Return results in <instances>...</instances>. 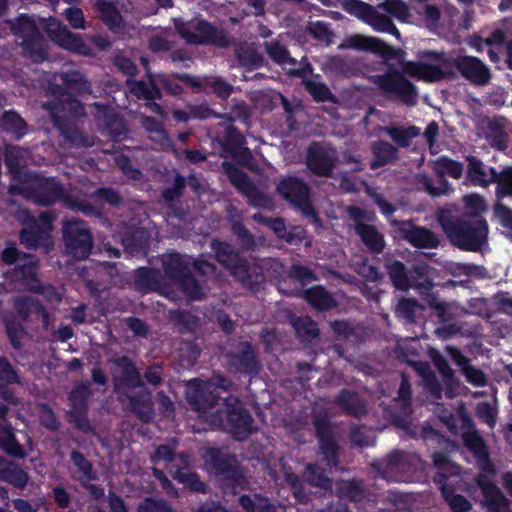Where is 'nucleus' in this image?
Masks as SVG:
<instances>
[{
	"label": "nucleus",
	"mask_w": 512,
	"mask_h": 512,
	"mask_svg": "<svg viewBox=\"0 0 512 512\" xmlns=\"http://www.w3.org/2000/svg\"><path fill=\"white\" fill-rule=\"evenodd\" d=\"M169 32L161 30L155 33L149 41V48L153 52H166L172 48V42L169 40Z\"/></svg>",
	"instance_id": "nucleus-53"
},
{
	"label": "nucleus",
	"mask_w": 512,
	"mask_h": 512,
	"mask_svg": "<svg viewBox=\"0 0 512 512\" xmlns=\"http://www.w3.org/2000/svg\"><path fill=\"white\" fill-rule=\"evenodd\" d=\"M483 493V503L489 512H512L508 501L498 487L483 479L478 480Z\"/></svg>",
	"instance_id": "nucleus-24"
},
{
	"label": "nucleus",
	"mask_w": 512,
	"mask_h": 512,
	"mask_svg": "<svg viewBox=\"0 0 512 512\" xmlns=\"http://www.w3.org/2000/svg\"><path fill=\"white\" fill-rule=\"evenodd\" d=\"M405 240L417 248H436L439 244L437 236L423 227H416L410 222H402L399 227Z\"/></svg>",
	"instance_id": "nucleus-22"
},
{
	"label": "nucleus",
	"mask_w": 512,
	"mask_h": 512,
	"mask_svg": "<svg viewBox=\"0 0 512 512\" xmlns=\"http://www.w3.org/2000/svg\"><path fill=\"white\" fill-rule=\"evenodd\" d=\"M349 215L354 219L356 224V230L362 241L374 252H381L384 247V240L382 235L376 231L373 226L363 224V219H369L365 216L364 212L357 207H350L348 209Z\"/></svg>",
	"instance_id": "nucleus-18"
},
{
	"label": "nucleus",
	"mask_w": 512,
	"mask_h": 512,
	"mask_svg": "<svg viewBox=\"0 0 512 512\" xmlns=\"http://www.w3.org/2000/svg\"><path fill=\"white\" fill-rule=\"evenodd\" d=\"M39 27H43L49 38L58 46L78 54H88L87 45L78 35L69 31L61 21L52 17L37 21L34 17L21 15L11 25V29L22 40L20 44L24 52L33 61L41 62L46 58L45 41L38 31Z\"/></svg>",
	"instance_id": "nucleus-2"
},
{
	"label": "nucleus",
	"mask_w": 512,
	"mask_h": 512,
	"mask_svg": "<svg viewBox=\"0 0 512 512\" xmlns=\"http://www.w3.org/2000/svg\"><path fill=\"white\" fill-rule=\"evenodd\" d=\"M212 248L216 253L217 260L229 269L235 277L244 283L249 281L250 276L246 263L239 258L229 244L213 241Z\"/></svg>",
	"instance_id": "nucleus-15"
},
{
	"label": "nucleus",
	"mask_w": 512,
	"mask_h": 512,
	"mask_svg": "<svg viewBox=\"0 0 512 512\" xmlns=\"http://www.w3.org/2000/svg\"><path fill=\"white\" fill-rule=\"evenodd\" d=\"M304 84L307 91L316 101H325L330 99L331 93L323 83L316 80H306Z\"/></svg>",
	"instance_id": "nucleus-57"
},
{
	"label": "nucleus",
	"mask_w": 512,
	"mask_h": 512,
	"mask_svg": "<svg viewBox=\"0 0 512 512\" xmlns=\"http://www.w3.org/2000/svg\"><path fill=\"white\" fill-rule=\"evenodd\" d=\"M464 443L466 447L471 450L478 458H485L487 453L481 437L475 432H468L464 434Z\"/></svg>",
	"instance_id": "nucleus-54"
},
{
	"label": "nucleus",
	"mask_w": 512,
	"mask_h": 512,
	"mask_svg": "<svg viewBox=\"0 0 512 512\" xmlns=\"http://www.w3.org/2000/svg\"><path fill=\"white\" fill-rule=\"evenodd\" d=\"M335 160L336 152L328 146L314 144L309 148L307 166L315 174L328 175Z\"/></svg>",
	"instance_id": "nucleus-17"
},
{
	"label": "nucleus",
	"mask_w": 512,
	"mask_h": 512,
	"mask_svg": "<svg viewBox=\"0 0 512 512\" xmlns=\"http://www.w3.org/2000/svg\"><path fill=\"white\" fill-rule=\"evenodd\" d=\"M114 364L113 379L116 391L122 397L126 396L129 399L131 408L142 420L148 421L152 416L150 398L145 396L141 401H138L129 393L131 389L142 387L138 371L127 358H120Z\"/></svg>",
	"instance_id": "nucleus-5"
},
{
	"label": "nucleus",
	"mask_w": 512,
	"mask_h": 512,
	"mask_svg": "<svg viewBox=\"0 0 512 512\" xmlns=\"http://www.w3.org/2000/svg\"><path fill=\"white\" fill-rule=\"evenodd\" d=\"M364 22L371 26L376 32L389 33L398 40L401 39L400 32L393 24L392 20L380 14L374 7H372L368 15L365 16Z\"/></svg>",
	"instance_id": "nucleus-29"
},
{
	"label": "nucleus",
	"mask_w": 512,
	"mask_h": 512,
	"mask_svg": "<svg viewBox=\"0 0 512 512\" xmlns=\"http://www.w3.org/2000/svg\"><path fill=\"white\" fill-rule=\"evenodd\" d=\"M204 80L207 81L208 88L221 98H227L232 92V86L219 78L205 76Z\"/></svg>",
	"instance_id": "nucleus-61"
},
{
	"label": "nucleus",
	"mask_w": 512,
	"mask_h": 512,
	"mask_svg": "<svg viewBox=\"0 0 512 512\" xmlns=\"http://www.w3.org/2000/svg\"><path fill=\"white\" fill-rule=\"evenodd\" d=\"M178 34L189 44H215L225 46L228 39L225 32L204 20H191L183 22L175 20Z\"/></svg>",
	"instance_id": "nucleus-8"
},
{
	"label": "nucleus",
	"mask_w": 512,
	"mask_h": 512,
	"mask_svg": "<svg viewBox=\"0 0 512 512\" xmlns=\"http://www.w3.org/2000/svg\"><path fill=\"white\" fill-rule=\"evenodd\" d=\"M90 396L89 386L81 384L77 386L70 395L71 410L69 411V417L78 428L84 431H88L90 425L85 417L86 411V400Z\"/></svg>",
	"instance_id": "nucleus-19"
},
{
	"label": "nucleus",
	"mask_w": 512,
	"mask_h": 512,
	"mask_svg": "<svg viewBox=\"0 0 512 512\" xmlns=\"http://www.w3.org/2000/svg\"><path fill=\"white\" fill-rule=\"evenodd\" d=\"M442 227L449 239L460 248L476 251L486 242L488 225L482 218L464 223L442 221Z\"/></svg>",
	"instance_id": "nucleus-6"
},
{
	"label": "nucleus",
	"mask_w": 512,
	"mask_h": 512,
	"mask_svg": "<svg viewBox=\"0 0 512 512\" xmlns=\"http://www.w3.org/2000/svg\"><path fill=\"white\" fill-rule=\"evenodd\" d=\"M206 465L216 472H222L227 468V461L218 449H207L203 455Z\"/></svg>",
	"instance_id": "nucleus-52"
},
{
	"label": "nucleus",
	"mask_w": 512,
	"mask_h": 512,
	"mask_svg": "<svg viewBox=\"0 0 512 512\" xmlns=\"http://www.w3.org/2000/svg\"><path fill=\"white\" fill-rule=\"evenodd\" d=\"M468 160V175L472 182L480 186H486L494 182L496 177V170L494 168H486L484 164L473 156H469Z\"/></svg>",
	"instance_id": "nucleus-27"
},
{
	"label": "nucleus",
	"mask_w": 512,
	"mask_h": 512,
	"mask_svg": "<svg viewBox=\"0 0 512 512\" xmlns=\"http://www.w3.org/2000/svg\"><path fill=\"white\" fill-rule=\"evenodd\" d=\"M149 83L143 81H127L128 87L135 96L146 100H152L160 97V91L157 87L156 75H152L147 70Z\"/></svg>",
	"instance_id": "nucleus-30"
},
{
	"label": "nucleus",
	"mask_w": 512,
	"mask_h": 512,
	"mask_svg": "<svg viewBox=\"0 0 512 512\" xmlns=\"http://www.w3.org/2000/svg\"><path fill=\"white\" fill-rule=\"evenodd\" d=\"M315 428L319 436L321 454L327 466L336 465V444L330 433L329 425L323 420L315 421Z\"/></svg>",
	"instance_id": "nucleus-25"
},
{
	"label": "nucleus",
	"mask_w": 512,
	"mask_h": 512,
	"mask_svg": "<svg viewBox=\"0 0 512 512\" xmlns=\"http://www.w3.org/2000/svg\"><path fill=\"white\" fill-rule=\"evenodd\" d=\"M177 446L175 440L168 444L160 445L157 447L154 454L151 455V461L154 464L164 463L168 472L178 482L185 487L197 491L205 492V484L200 481L199 477L188 470L191 460L190 457L184 453L175 454L174 450Z\"/></svg>",
	"instance_id": "nucleus-4"
},
{
	"label": "nucleus",
	"mask_w": 512,
	"mask_h": 512,
	"mask_svg": "<svg viewBox=\"0 0 512 512\" xmlns=\"http://www.w3.org/2000/svg\"><path fill=\"white\" fill-rule=\"evenodd\" d=\"M384 131L392 138V140L401 147H406L409 145L410 140L417 136L419 133L418 128L410 127L408 129H403L399 127H386Z\"/></svg>",
	"instance_id": "nucleus-47"
},
{
	"label": "nucleus",
	"mask_w": 512,
	"mask_h": 512,
	"mask_svg": "<svg viewBox=\"0 0 512 512\" xmlns=\"http://www.w3.org/2000/svg\"><path fill=\"white\" fill-rule=\"evenodd\" d=\"M339 48L369 51L383 57H393L397 53L392 46L386 44L384 41L376 37L365 36L362 34L349 36L339 45Z\"/></svg>",
	"instance_id": "nucleus-16"
},
{
	"label": "nucleus",
	"mask_w": 512,
	"mask_h": 512,
	"mask_svg": "<svg viewBox=\"0 0 512 512\" xmlns=\"http://www.w3.org/2000/svg\"><path fill=\"white\" fill-rule=\"evenodd\" d=\"M494 182L497 183L496 196L498 200L506 196L512 197V167H506L500 173L496 171Z\"/></svg>",
	"instance_id": "nucleus-45"
},
{
	"label": "nucleus",
	"mask_w": 512,
	"mask_h": 512,
	"mask_svg": "<svg viewBox=\"0 0 512 512\" xmlns=\"http://www.w3.org/2000/svg\"><path fill=\"white\" fill-rule=\"evenodd\" d=\"M162 265L165 274L174 282L181 285L184 293L192 300H199L203 296V290L194 278L188 275L191 259L176 253H169L162 257Z\"/></svg>",
	"instance_id": "nucleus-7"
},
{
	"label": "nucleus",
	"mask_w": 512,
	"mask_h": 512,
	"mask_svg": "<svg viewBox=\"0 0 512 512\" xmlns=\"http://www.w3.org/2000/svg\"><path fill=\"white\" fill-rule=\"evenodd\" d=\"M239 502L247 512H276L268 500L260 497L258 494L253 496L242 495Z\"/></svg>",
	"instance_id": "nucleus-41"
},
{
	"label": "nucleus",
	"mask_w": 512,
	"mask_h": 512,
	"mask_svg": "<svg viewBox=\"0 0 512 512\" xmlns=\"http://www.w3.org/2000/svg\"><path fill=\"white\" fill-rule=\"evenodd\" d=\"M18 381V377L16 372L12 369L11 365L2 357H0V388L2 397L10 402L16 403V398L12 395V393L3 388L5 384H11Z\"/></svg>",
	"instance_id": "nucleus-36"
},
{
	"label": "nucleus",
	"mask_w": 512,
	"mask_h": 512,
	"mask_svg": "<svg viewBox=\"0 0 512 512\" xmlns=\"http://www.w3.org/2000/svg\"><path fill=\"white\" fill-rule=\"evenodd\" d=\"M52 228V217L48 213H41L39 215V223L37 224V231L34 229H24L21 232L20 239L22 244L28 248H36L40 245L48 247L50 240L48 233Z\"/></svg>",
	"instance_id": "nucleus-21"
},
{
	"label": "nucleus",
	"mask_w": 512,
	"mask_h": 512,
	"mask_svg": "<svg viewBox=\"0 0 512 512\" xmlns=\"http://www.w3.org/2000/svg\"><path fill=\"white\" fill-rule=\"evenodd\" d=\"M292 326L294 327L298 337L303 340H308L318 335V328L309 317L293 319Z\"/></svg>",
	"instance_id": "nucleus-48"
},
{
	"label": "nucleus",
	"mask_w": 512,
	"mask_h": 512,
	"mask_svg": "<svg viewBox=\"0 0 512 512\" xmlns=\"http://www.w3.org/2000/svg\"><path fill=\"white\" fill-rule=\"evenodd\" d=\"M230 383L216 376L212 380L192 379L186 385V399L199 413L205 422L214 428H221L231 433L236 439H243L253 431L250 414L235 397H229L224 402V410L214 414V388L227 389Z\"/></svg>",
	"instance_id": "nucleus-1"
},
{
	"label": "nucleus",
	"mask_w": 512,
	"mask_h": 512,
	"mask_svg": "<svg viewBox=\"0 0 512 512\" xmlns=\"http://www.w3.org/2000/svg\"><path fill=\"white\" fill-rule=\"evenodd\" d=\"M228 176L235 187L241 190L255 207L271 208V199L258 192L249 182L247 176L236 168L228 170Z\"/></svg>",
	"instance_id": "nucleus-20"
},
{
	"label": "nucleus",
	"mask_w": 512,
	"mask_h": 512,
	"mask_svg": "<svg viewBox=\"0 0 512 512\" xmlns=\"http://www.w3.org/2000/svg\"><path fill=\"white\" fill-rule=\"evenodd\" d=\"M228 216L230 221L232 222L234 232L245 241L246 246H249L252 243V239L248 235L247 230L244 229V227L240 223L241 216L238 210L233 206H229Z\"/></svg>",
	"instance_id": "nucleus-56"
},
{
	"label": "nucleus",
	"mask_w": 512,
	"mask_h": 512,
	"mask_svg": "<svg viewBox=\"0 0 512 512\" xmlns=\"http://www.w3.org/2000/svg\"><path fill=\"white\" fill-rule=\"evenodd\" d=\"M418 465H420L418 456L396 451L387 457L386 469L391 472L396 470L401 473H407L412 469H416Z\"/></svg>",
	"instance_id": "nucleus-28"
},
{
	"label": "nucleus",
	"mask_w": 512,
	"mask_h": 512,
	"mask_svg": "<svg viewBox=\"0 0 512 512\" xmlns=\"http://www.w3.org/2000/svg\"><path fill=\"white\" fill-rule=\"evenodd\" d=\"M430 287L431 283L427 281L426 283H421L418 289L424 295L427 305L436 312L440 320L443 322L449 321L451 318L450 305L441 301L435 294L428 292Z\"/></svg>",
	"instance_id": "nucleus-32"
},
{
	"label": "nucleus",
	"mask_w": 512,
	"mask_h": 512,
	"mask_svg": "<svg viewBox=\"0 0 512 512\" xmlns=\"http://www.w3.org/2000/svg\"><path fill=\"white\" fill-rule=\"evenodd\" d=\"M427 58L428 62H402L401 72L392 68L383 74L374 77V82L387 94L397 96L406 105H413L417 100V91L415 86L404 78L406 74L417 80L425 82H435L443 77L442 64L444 63V54L426 51L421 55Z\"/></svg>",
	"instance_id": "nucleus-3"
},
{
	"label": "nucleus",
	"mask_w": 512,
	"mask_h": 512,
	"mask_svg": "<svg viewBox=\"0 0 512 512\" xmlns=\"http://www.w3.org/2000/svg\"><path fill=\"white\" fill-rule=\"evenodd\" d=\"M446 350L454 362L461 368L468 382L476 386H482L485 384L486 378L483 372L472 367L469 364V360L464 357L458 349L448 346Z\"/></svg>",
	"instance_id": "nucleus-26"
},
{
	"label": "nucleus",
	"mask_w": 512,
	"mask_h": 512,
	"mask_svg": "<svg viewBox=\"0 0 512 512\" xmlns=\"http://www.w3.org/2000/svg\"><path fill=\"white\" fill-rule=\"evenodd\" d=\"M16 309L23 318H27L29 315L35 313L41 316L43 322L46 324L47 313L44 311L42 306L31 297L23 296L17 298Z\"/></svg>",
	"instance_id": "nucleus-39"
},
{
	"label": "nucleus",
	"mask_w": 512,
	"mask_h": 512,
	"mask_svg": "<svg viewBox=\"0 0 512 512\" xmlns=\"http://www.w3.org/2000/svg\"><path fill=\"white\" fill-rule=\"evenodd\" d=\"M413 367L422 376L424 384L431 395L439 399L441 397V388L429 366L424 362H415Z\"/></svg>",
	"instance_id": "nucleus-40"
},
{
	"label": "nucleus",
	"mask_w": 512,
	"mask_h": 512,
	"mask_svg": "<svg viewBox=\"0 0 512 512\" xmlns=\"http://www.w3.org/2000/svg\"><path fill=\"white\" fill-rule=\"evenodd\" d=\"M71 460L81 473L79 480L82 482L95 479V473L92 470L90 462L79 452H72Z\"/></svg>",
	"instance_id": "nucleus-51"
},
{
	"label": "nucleus",
	"mask_w": 512,
	"mask_h": 512,
	"mask_svg": "<svg viewBox=\"0 0 512 512\" xmlns=\"http://www.w3.org/2000/svg\"><path fill=\"white\" fill-rule=\"evenodd\" d=\"M0 448L12 456H25L22 447L18 444L14 437L11 428L6 425H0Z\"/></svg>",
	"instance_id": "nucleus-38"
},
{
	"label": "nucleus",
	"mask_w": 512,
	"mask_h": 512,
	"mask_svg": "<svg viewBox=\"0 0 512 512\" xmlns=\"http://www.w3.org/2000/svg\"><path fill=\"white\" fill-rule=\"evenodd\" d=\"M420 309V305L415 300L402 299L397 305L396 312L400 317L413 321L416 311Z\"/></svg>",
	"instance_id": "nucleus-58"
},
{
	"label": "nucleus",
	"mask_w": 512,
	"mask_h": 512,
	"mask_svg": "<svg viewBox=\"0 0 512 512\" xmlns=\"http://www.w3.org/2000/svg\"><path fill=\"white\" fill-rule=\"evenodd\" d=\"M308 30L310 34L320 42L329 44L332 41L333 33L324 22H311L309 24Z\"/></svg>",
	"instance_id": "nucleus-55"
},
{
	"label": "nucleus",
	"mask_w": 512,
	"mask_h": 512,
	"mask_svg": "<svg viewBox=\"0 0 512 512\" xmlns=\"http://www.w3.org/2000/svg\"><path fill=\"white\" fill-rule=\"evenodd\" d=\"M375 160L372 162V168L385 165L396 158L397 150L387 142H379L373 148Z\"/></svg>",
	"instance_id": "nucleus-42"
},
{
	"label": "nucleus",
	"mask_w": 512,
	"mask_h": 512,
	"mask_svg": "<svg viewBox=\"0 0 512 512\" xmlns=\"http://www.w3.org/2000/svg\"><path fill=\"white\" fill-rule=\"evenodd\" d=\"M5 156L10 173L13 177L21 179L25 175L23 167L26 164L27 151L20 147H10L6 150Z\"/></svg>",
	"instance_id": "nucleus-34"
},
{
	"label": "nucleus",
	"mask_w": 512,
	"mask_h": 512,
	"mask_svg": "<svg viewBox=\"0 0 512 512\" xmlns=\"http://www.w3.org/2000/svg\"><path fill=\"white\" fill-rule=\"evenodd\" d=\"M93 5L99 12L102 21L113 31L123 33L126 22L120 15L116 2L113 0H93Z\"/></svg>",
	"instance_id": "nucleus-23"
},
{
	"label": "nucleus",
	"mask_w": 512,
	"mask_h": 512,
	"mask_svg": "<svg viewBox=\"0 0 512 512\" xmlns=\"http://www.w3.org/2000/svg\"><path fill=\"white\" fill-rule=\"evenodd\" d=\"M13 277L28 290L38 291L49 302H59L61 300V295L54 287H41L39 285L36 278V261L31 256L26 257L24 263L15 269Z\"/></svg>",
	"instance_id": "nucleus-11"
},
{
	"label": "nucleus",
	"mask_w": 512,
	"mask_h": 512,
	"mask_svg": "<svg viewBox=\"0 0 512 512\" xmlns=\"http://www.w3.org/2000/svg\"><path fill=\"white\" fill-rule=\"evenodd\" d=\"M378 7L393 15L401 22H408L410 19V11L407 5L400 0H386Z\"/></svg>",
	"instance_id": "nucleus-49"
},
{
	"label": "nucleus",
	"mask_w": 512,
	"mask_h": 512,
	"mask_svg": "<svg viewBox=\"0 0 512 512\" xmlns=\"http://www.w3.org/2000/svg\"><path fill=\"white\" fill-rule=\"evenodd\" d=\"M278 191L285 199L298 207L304 215L315 217L309 201L308 188L303 182L290 177L283 179L278 185Z\"/></svg>",
	"instance_id": "nucleus-12"
},
{
	"label": "nucleus",
	"mask_w": 512,
	"mask_h": 512,
	"mask_svg": "<svg viewBox=\"0 0 512 512\" xmlns=\"http://www.w3.org/2000/svg\"><path fill=\"white\" fill-rule=\"evenodd\" d=\"M64 16L73 29L83 30L86 28L85 17L80 8H67Z\"/></svg>",
	"instance_id": "nucleus-59"
},
{
	"label": "nucleus",
	"mask_w": 512,
	"mask_h": 512,
	"mask_svg": "<svg viewBox=\"0 0 512 512\" xmlns=\"http://www.w3.org/2000/svg\"><path fill=\"white\" fill-rule=\"evenodd\" d=\"M57 78L60 79L61 83L67 89L75 88L79 91H88L89 90L88 82L84 79V77L79 72L74 71L71 73L55 75L54 82L56 85H59Z\"/></svg>",
	"instance_id": "nucleus-46"
},
{
	"label": "nucleus",
	"mask_w": 512,
	"mask_h": 512,
	"mask_svg": "<svg viewBox=\"0 0 512 512\" xmlns=\"http://www.w3.org/2000/svg\"><path fill=\"white\" fill-rule=\"evenodd\" d=\"M139 512H172L164 501L146 499L138 506Z\"/></svg>",
	"instance_id": "nucleus-64"
},
{
	"label": "nucleus",
	"mask_w": 512,
	"mask_h": 512,
	"mask_svg": "<svg viewBox=\"0 0 512 512\" xmlns=\"http://www.w3.org/2000/svg\"><path fill=\"white\" fill-rule=\"evenodd\" d=\"M62 196L63 189L60 185L54 179H49L39 185L34 200L41 205H49L61 199Z\"/></svg>",
	"instance_id": "nucleus-31"
},
{
	"label": "nucleus",
	"mask_w": 512,
	"mask_h": 512,
	"mask_svg": "<svg viewBox=\"0 0 512 512\" xmlns=\"http://www.w3.org/2000/svg\"><path fill=\"white\" fill-rule=\"evenodd\" d=\"M304 297L311 306L320 311L330 309L335 305L331 295L320 286L307 290Z\"/></svg>",
	"instance_id": "nucleus-35"
},
{
	"label": "nucleus",
	"mask_w": 512,
	"mask_h": 512,
	"mask_svg": "<svg viewBox=\"0 0 512 512\" xmlns=\"http://www.w3.org/2000/svg\"><path fill=\"white\" fill-rule=\"evenodd\" d=\"M231 363L236 369L252 373L257 371V362L254 356V352L250 345L244 343L241 344L237 352L232 356Z\"/></svg>",
	"instance_id": "nucleus-33"
},
{
	"label": "nucleus",
	"mask_w": 512,
	"mask_h": 512,
	"mask_svg": "<svg viewBox=\"0 0 512 512\" xmlns=\"http://www.w3.org/2000/svg\"><path fill=\"white\" fill-rule=\"evenodd\" d=\"M452 63L461 75L476 85H486L491 78L489 68L478 58L473 56H457Z\"/></svg>",
	"instance_id": "nucleus-13"
},
{
	"label": "nucleus",
	"mask_w": 512,
	"mask_h": 512,
	"mask_svg": "<svg viewBox=\"0 0 512 512\" xmlns=\"http://www.w3.org/2000/svg\"><path fill=\"white\" fill-rule=\"evenodd\" d=\"M346 11L357 16L363 22L365 20V16L368 15L372 6L363 3L359 0H346L343 4Z\"/></svg>",
	"instance_id": "nucleus-60"
},
{
	"label": "nucleus",
	"mask_w": 512,
	"mask_h": 512,
	"mask_svg": "<svg viewBox=\"0 0 512 512\" xmlns=\"http://www.w3.org/2000/svg\"><path fill=\"white\" fill-rule=\"evenodd\" d=\"M64 239L68 252L77 259H85L92 249V239L84 222L69 219L64 223Z\"/></svg>",
	"instance_id": "nucleus-10"
},
{
	"label": "nucleus",
	"mask_w": 512,
	"mask_h": 512,
	"mask_svg": "<svg viewBox=\"0 0 512 512\" xmlns=\"http://www.w3.org/2000/svg\"><path fill=\"white\" fill-rule=\"evenodd\" d=\"M434 464L438 469V475L435 478L439 484L442 495L449 505L452 512H468L471 509L470 502L459 494L449 491L448 487L443 483L444 480L451 476L458 475L459 467L453 464L444 454L436 453L433 456Z\"/></svg>",
	"instance_id": "nucleus-9"
},
{
	"label": "nucleus",
	"mask_w": 512,
	"mask_h": 512,
	"mask_svg": "<svg viewBox=\"0 0 512 512\" xmlns=\"http://www.w3.org/2000/svg\"><path fill=\"white\" fill-rule=\"evenodd\" d=\"M266 50L269 56L289 73H293L295 71L296 61L290 57L284 47L275 42L267 44Z\"/></svg>",
	"instance_id": "nucleus-37"
},
{
	"label": "nucleus",
	"mask_w": 512,
	"mask_h": 512,
	"mask_svg": "<svg viewBox=\"0 0 512 512\" xmlns=\"http://www.w3.org/2000/svg\"><path fill=\"white\" fill-rule=\"evenodd\" d=\"M0 480L8 482L17 488H24L27 484L28 477L22 469L8 463L0 477Z\"/></svg>",
	"instance_id": "nucleus-44"
},
{
	"label": "nucleus",
	"mask_w": 512,
	"mask_h": 512,
	"mask_svg": "<svg viewBox=\"0 0 512 512\" xmlns=\"http://www.w3.org/2000/svg\"><path fill=\"white\" fill-rule=\"evenodd\" d=\"M494 216L502 226L512 229V210L509 207L498 201L494 206Z\"/></svg>",
	"instance_id": "nucleus-63"
},
{
	"label": "nucleus",
	"mask_w": 512,
	"mask_h": 512,
	"mask_svg": "<svg viewBox=\"0 0 512 512\" xmlns=\"http://www.w3.org/2000/svg\"><path fill=\"white\" fill-rule=\"evenodd\" d=\"M434 168L438 175H449L453 178H459L463 172V166L461 163L446 157H441L436 160ZM423 185L425 190L433 196H439L447 193L448 191V183L443 179V177H440L438 186H433L431 181L424 177Z\"/></svg>",
	"instance_id": "nucleus-14"
},
{
	"label": "nucleus",
	"mask_w": 512,
	"mask_h": 512,
	"mask_svg": "<svg viewBox=\"0 0 512 512\" xmlns=\"http://www.w3.org/2000/svg\"><path fill=\"white\" fill-rule=\"evenodd\" d=\"M465 207L469 214H479L486 210V203L482 197L477 194L467 195L463 198Z\"/></svg>",
	"instance_id": "nucleus-62"
},
{
	"label": "nucleus",
	"mask_w": 512,
	"mask_h": 512,
	"mask_svg": "<svg viewBox=\"0 0 512 512\" xmlns=\"http://www.w3.org/2000/svg\"><path fill=\"white\" fill-rule=\"evenodd\" d=\"M0 127L15 135L17 138L25 133V124L18 114L5 112L0 120Z\"/></svg>",
	"instance_id": "nucleus-43"
},
{
	"label": "nucleus",
	"mask_w": 512,
	"mask_h": 512,
	"mask_svg": "<svg viewBox=\"0 0 512 512\" xmlns=\"http://www.w3.org/2000/svg\"><path fill=\"white\" fill-rule=\"evenodd\" d=\"M389 275L396 288L407 290L410 288L409 280L405 272V267L398 261H393L388 265Z\"/></svg>",
	"instance_id": "nucleus-50"
}]
</instances>
